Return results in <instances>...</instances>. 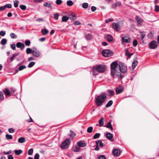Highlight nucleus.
Instances as JSON below:
<instances>
[{
	"label": "nucleus",
	"mask_w": 159,
	"mask_h": 159,
	"mask_svg": "<svg viewBox=\"0 0 159 159\" xmlns=\"http://www.w3.org/2000/svg\"><path fill=\"white\" fill-rule=\"evenodd\" d=\"M111 74L113 78L117 76L119 78L122 79L124 77V75H121L120 72H119V65L116 61L111 63Z\"/></svg>",
	"instance_id": "1"
},
{
	"label": "nucleus",
	"mask_w": 159,
	"mask_h": 159,
	"mask_svg": "<svg viewBox=\"0 0 159 159\" xmlns=\"http://www.w3.org/2000/svg\"><path fill=\"white\" fill-rule=\"evenodd\" d=\"M107 98L105 93H103L98 96L95 99V102L98 106H102Z\"/></svg>",
	"instance_id": "2"
},
{
	"label": "nucleus",
	"mask_w": 159,
	"mask_h": 159,
	"mask_svg": "<svg viewBox=\"0 0 159 159\" xmlns=\"http://www.w3.org/2000/svg\"><path fill=\"white\" fill-rule=\"evenodd\" d=\"M113 53V52L110 49H105L102 52V54L103 56L106 57L112 56Z\"/></svg>",
	"instance_id": "3"
},
{
	"label": "nucleus",
	"mask_w": 159,
	"mask_h": 159,
	"mask_svg": "<svg viewBox=\"0 0 159 159\" xmlns=\"http://www.w3.org/2000/svg\"><path fill=\"white\" fill-rule=\"evenodd\" d=\"M95 68L96 71L99 73L103 72L106 69L105 66L102 65H98L96 67H95Z\"/></svg>",
	"instance_id": "4"
},
{
	"label": "nucleus",
	"mask_w": 159,
	"mask_h": 159,
	"mask_svg": "<svg viewBox=\"0 0 159 159\" xmlns=\"http://www.w3.org/2000/svg\"><path fill=\"white\" fill-rule=\"evenodd\" d=\"M70 143V140L69 139H66L61 145V147L63 149H66L69 146Z\"/></svg>",
	"instance_id": "5"
},
{
	"label": "nucleus",
	"mask_w": 159,
	"mask_h": 159,
	"mask_svg": "<svg viewBox=\"0 0 159 159\" xmlns=\"http://www.w3.org/2000/svg\"><path fill=\"white\" fill-rule=\"evenodd\" d=\"M119 72L120 71L123 74L125 73L127 70L126 66L123 63H120L119 64Z\"/></svg>",
	"instance_id": "6"
},
{
	"label": "nucleus",
	"mask_w": 159,
	"mask_h": 159,
	"mask_svg": "<svg viewBox=\"0 0 159 159\" xmlns=\"http://www.w3.org/2000/svg\"><path fill=\"white\" fill-rule=\"evenodd\" d=\"M158 44L156 41H152L149 44V48L151 49H155L157 46Z\"/></svg>",
	"instance_id": "7"
},
{
	"label": "nucleus",
	"mask_w": 159,
	"mask_h": 159,
	"mask_svg": "<svg viewBox=\"0 0 159 159\" xmlns=\"http://www.w3.org/2000/svg\"><path fill=\"white\" fill-rule=\"evenodd\" d=\"M112 27L117 32L119 31L120 30V25L114 22L112 23Z\"/></svg>",
	"instance_id": "8"
},
{
	"label": "nucleus",
	"mask_w": 159,
	"mask_h": 159,
	"mask_svg": "<svg viewBox=\"0 0 159 159\" xmlns=\"http://www.w3.org/2000/svg\"><path fill=\"white\" fill-rule=\"evenodd\" d=\"M32 54L34 57H39L41 55V54L39 51L35 48H33V51Z\"/></svg>",
	"instance_id": "9"
},
{
	"label": "nucleus",
	"mask_w": 159,
	"mask_h": 159,
	"mask_svg": "<svg viewBox=\"0 0 159 159\" xmlns=\"http://www.w3.org/2000/svg\"><path fill=\"white\" fill-rule=\"evenodd\" d=\"M113 155L114 156H119L120 153V152L118 149H114L112 152Z\"/></svg>",
	"instance_id": "10"
},
{
	"label": "nucleus",
	"mask_w": 159,
	"mask_h": 159,
	"mask_svg": "<svg viewBox=\"0 0 159 159\" xmlns=\"http://www.w3.org/2000/svg\"><path fill=\"white\" fill-rule=\"evenodd\" d=\"M16 46L17 48H20L21 50H23L25 48V45L23 43L18 42L16 43Z\"/></svg>",
	"instance_id": "11"
},
{
	"label": "nucleus",
	"mask_w": 159,
	"mask_h": 159,
	"mask_svg": "<svg viewBox=\"0 0 159 159\" xmlns=\"http://www.w3.org/2000/svg\"><path fill=\"white\" fill-rule=\"evenodd\" d=\"M136 20L137 21V25L138 26H140L142 25V23L143 21V20L141 18H139L138 16H136L135 17Z\"/></svg>",
	"instance_id": "12"
},
{
	"label": "nucleus",
	"mask_w": 159,
	"mask_h": 159,
	"mask_svg": "<svg viewBox=\"0 0 159 159\" xmlns=\"http://www.w3.org/2000/svg\"><path fill=\"white\" fill-rule=\"evenodd\" d=\"M122 40L123 42L125 43H129L131 42V39L127 36H125L122 37Z\"/></svg>",
	"instance_id": "13"
},
{
	"label": "nucleus",
	"mask_w": 159,
	"mask_h": 159,
	"mask_svg": "<svg viewBox=\"0 0 159 159\" xmlns=\"http://www.w3.org/2000/svg\"><path fill=\"white\" fill-rule=\"evenodd\" d=\"M124 89L122 87H119L116 88V94H119L122 92L124 90Z\"/></svg>",
	"instance_id": "14"
},
{
	"label": "nucleus",
	"mask_w": 159,
	"mask_h": 159,
	"mask_svg": "<svg viewBox=\"0 0 159 159\" xmlns=\"http://www.w3.org/2000/svg\"><path fill=\"white\" fill-rule=\"evenodd\" d=\"M78 146L80 148L85 147L86 146V144L83 141L79 142L77 143Z\"/></svg>",
	"instance_id": "15"
},
{
	"label": "nucleus",
	"mask_w": 159,
	"mask_h": 159,
	"mask_svg": "<svg viewBox=\"0 0 159 159\" xmlns=\"http://www.w3.org/2000/svg\"><path fill=\"white\" fill-rule=\"evenodd\" d=\"M106 137L107 139H108L111 140V141H112V138H113V135L111 133H108L106 134Z\"/></svg>",
	"instance_id": "16"
},
{
	"label": "nucleus",
	"mask_w": 159,
	"mask_h": 159,
	"mask_svg": "<svg viewBox=\"0 0 159 159\" xmlns=\"http://www.w3.org/2000/svg\"><path fill=\"white\" fill-rule=\"evenodd\" d=\"M106 39L107 41L109 42H111L113 40V37L110 34H107L106 36Z\"/></svg>",
	"instance_id": "17"
},
{
	"label": "nucleus",
	"mask_w": 159,
	"mask_h": 159,
	"mask_svg": "<svg viewBox=\"0 0 159 159\" xmlns=\"http://www.w3.org/2000/svg\"><path fill=\"white\" fill-rule=\"evenodd\" d=\"M121 5V3L119 2H116L115 4H112L111 7L113 8H115L116 7L120 6Z\"/></svg>",
	"instance_id": "18"
},
{
	"label": "nucleus",
	"mask_w": 159,
	"mask_h": 159,
	"mask_svg": "<svg viewBox=\"0 0 159 159\" xmlns=\"http://www.w3.org/2000/svg\"><path fill=\"white\" fill-rule=\"evenodd\" d=\"M107 94L109 96L111 97L115 94L114 92L112 90H108L107 91Z\"/></svg>",
	"instance_id": "19"
},
{
	"label": "nucleus",
	"mask_w": 159,
	"mask_h": 159,
	"mask_svg": "<svg viewBox=\"0 0 159 159\" xmlns=\"http://www.w3.org/2000/svg\"><path fill=\"white\" fill-rule=\"evenodd\" d=\"M80 149V148L77 145H75L72 148V150L75 152H79Z\"/></svg>",
	"instance_id": "20"
},
{
	"label": "nucleus",
	"mask_w": 159,
	"mask_h": 159,
	"mask_svg": "<svg viewBox=\"0 0 159 159\" xmlns=\"http://www.w3.org/2000/svg\"><path fill=\"white\" fill-rule=\"evenodd\" d=\"M14 152L15 154L17 155H19L22 153V150L20 149L19 150H15Z\"/></svg>",
	"instance_id": "21"
},
{
	"label": "nucleus",
	"mask_w": 159,
	"mask_h": 159,
	"mask_svg": "<svg viewBox=\"0 0 159 159\" xmlns=\"http://www.w3.org/2000/svg\"><path fill=\"white\" fill-rule=\"evenodd\" d=\"M41 32L43 35H45L48 34V31L47 30L44 29L42 30Z\"/></svg>",
	"instance_id": "22"
},
{
	"label": "nucleus",
	"mask_w": 159,
	"mask_h": 159,
	"mask_svg": "<svg viewBox=\"0 0 159 159\" xmlns=\"http://www.w3.org/2000/svg\"><path fill=\"white\" fill-rule=\"evenodd\" d=\"M3 92H4L5 94L7 96L9 95H10V93H11L10 91H9L7 89H6V88L5 89L3 90Z\"/></svg>",
	"instance_id": "23"
},
{
	"label": "nucleus",
	"mask_w": 159,
	"mask_h": 159,
	"mask_svg": "<svg viewBox=\"0 0 159 159\" xmlns=\"http://www.w3.org/2000/svg\"><path fill=\"white\" fill-rule=\"evenodd\" d=\"M69 17L66 16H63L62 18L61 22H66L69 19Z\"/></svg>",
	"instance_id": "24"
},
{
	"label": "nucleus",
	"mask_w": 159,
	"mask_h": 159,
	"mask_svg": "<svg viewBox=\"0 0 159 159\" xmlns=\"http://www.w3.org/2000/svg\"><path fill=\"white\" fill-rule=\"evenodd\" d=\"M43 6L44 7H48V8H51L52 7L51 3H48L47 2H45L43 4Z\"/></svg>",
	"instance_id": "25"
},
{
	"label": "nucleus",
	"mask_w": 159,
	"mask_h": 159,
	"mask_svg": "<svg viewBox=\"0 0 159 159\" xmlns=\"http://www.w3.org/2000/svg\"><path fill=\"white\" fill-rule=\"evenodd\" d=\"M106 127L107 128L110 129L111 130H112L113 129L112 126L111 124V122L110 121H109L108 122V123Z\"/></svg>",
	"instance_id": "26"
},
{
	"label": "nucleus",
	"mask_w": 159,
	"mask_h": 159,
	"mask_svg": "<svg viewBox=\"0 0 159 159\" xmlns=\"http://www.w3.org/2000/svg\"><path fill=\"white\" fill-rule=\"evenodd\" d=\"M104 118L102 117V119L99 120V123L100 126H102L103 125L104 123Z\"/></svg>",
	"instance_id": "27"
},
{
	"label": "nucleus",
	"mask_w": 159,
	"mask_h": 159,
	"mask_svg": "<svg viewBox=\"0 0 159 159\" xmlns=\"http://www.w3.org/2000/svg\"><path fill=\"white\" fill-rule=\"evenodd\" d=\"M69 18L72 20H75L76 19V16L75 15H70Z\"/></svg>",
	"instance_id": "28"
},
{
	"label": "nucleus",
	"mask_w": 159,
	"mask_h": 159,
	"mask_svg": "<svg viewBox=\"0 0 159 159\" xmlns=\"http://www.w3.org/2000/svg\"><path fill=\"white\" fill-rule=\"evenodd\" d=\"M25 138L22 137L19 139L18 141L19 143H22L25 142Z\"/></svg>",
	"instance_id": "29"
},
{
	"label": "nucleus",
	"mask_w": 159,
	"mask_h": 159,
	"mask_svg": "<svg viewBox=\"0 0 159 159\" xmlns=\"http://www.w3.org/2000/svg\"><path fill=\"white\" fill-rule=\"evenodd\" d=\"M138 63V61L137 60L134 61L132 62V66L134 68L137 65Z\"/></svg>",
	"instance_id": "30"
},
{
	"label": "nucleus",
	"mask_w": 159,
	"mask_h": 159,
	"mask_svg": "<svg viewBox=\"0 0 159 159\" xmlns=\"http://www.w3.org/2000/svg\"><path fill=\"white\" fill-rule=\"evenodd\" d=\"M33 51V49H31L30 48H28L26 50V53L27 54H29L32 53V54Z\"/></svg>",
	"instance_id": "31"
},
{
	"label": "nucleus",
	"mask_w": 159,
	"mask_h": 159,
	"mask_svg": "<svg viewBox=\"0 0 159 159\" xmlns=\"http://www.w3.org/2000/svg\"><path fill=\"white\" fill-rule=\"evenodd\" d=\"M93 129V128L92 126H90L87 129V132L88 133H90L92 132Z\"/></svg>",
	"instance_id": "32"
},
{
	"label": "nucleus",
	"mask_w": 159,
	"mask_h": 159,
	"mask_svg": "<svg viewBox=\"0 0 159 159\" xmlns=\"http://www.w3.org/2000/svg\"><path fill=\"white\" fill-rule=\"evenodd\" d=\"M86 39L88 40H91L92 39V35L90 34H88L86 36Z\"/></svg>",
	"instance_id": "33"
},
{
	"label": "nucleus",
	"mask_w": 159,
	"mask_h": 159,
	"mask_svg": "<svg viewBox=\"0 0 159 159\" xmlns=\"http://www.w3.org/2000/svg\"><path fill=\"white\" fill-rule=\"evenodd\" d=\"M7 42V40L6 39H3L1 42V43L2 45H5Z\"/></svg>",
	"instance_id": "34"
},
{
	"label": "nucleus",
	"mask_w": 159,
	"mask_h": 159,
	"mask_svg": "<svg viewBox=\"0 0 159 159\" xmlns=\"http://www.w3.org/2000/svg\"><path fill=\"white\" fill-rule=\"evenodd\" d=\"M113 104V101L112 100L109 101L106 105V107H108L111 106Z\"/></svg>",
	"instance_id": "35"
},
{
	"label": "nucleus",
	"mask_w": 159,
	"mask_h": 159,
	"mask_svg": "<svg viewBox=\"0 0 159 159\" xmlns=\"http://www.w3.org/2000/svg\"><path fill=\"white\" fill-rule=\"evenodd\" d=\"M6 138L7 139H12V136L11 135H10L8 134H7L6 135Z\"/></svg>",
	"instance_id": "36"
},
{
	"label": "nucleus",
	"mask_w": 159,
	"mask_h": 159,
	"mask_svg": "<svg viewBox=\"0 0 159 159\" xmlns=\"http://www.w3.org/2000/svg\"><path fill=\"white\" fill-rule=\"evenodd\" d=\"M73 4V3L71 0H69L67 2V5L69 6H72Z\"/></svg>",
	"instance_id": "37"
},
{
	"label": "nucleus",
	"mask_w": 159,
	"mask_h": 159,
	"mask_svg": "<svg viewBox=\"0 0 159 159\" xmlns=\"http://www.w3.org/2000/svg\"><path fill=\"white\" fill-rule=\"evenodd\" d=\"M100 135V133H96L94 135V136L93 137V139H97L99 137Z\"/></svg>",
	"instance_id": "38"
},
{
	"label": "nucleus",
	"mask_w": 159,
	"mask_h": 159,
	"mask_svg": "<svg viewBox=\"0 0 159 159\" xmlns=\"http://www.w3.org/2000/svg\"><path fill=\"white\" fill-rule=\"evenodd\" d=\"M125 55L129 58L130 57V53L129 52V50L128 48L125 49Z\"/></svg>",
	"instance_id": "39"
},
{
	"label": "nucleus",
	"mask_w": 159,
	"mask_h": 159,
	"mask_svg": "<svg viewBox=\"0 0 159 159\" xmlns=\"http://www.w3.org/2000/svg\"><path fill=\"white\" fill-rule=\"evenodd\" d=\"M75 135V134L73 131L71 130L70 131V134H69V135L70 136V138H73Z\"/></svg>",
	"instance_id": "40"
},
{
	"label": "nucleus",
	"mask_w": 159,
	"mask_h": 159,
	"mask_svg": "<svg viewBox=\"0 0 159 159\" xmlns=\"http://www.w3.org/2000/svg\"><path fill=\"white\" fill-rule=\"evenodd\" d=\"M82 7L86 9L88 6V4L87 3H84L82 5Z\"/></svg>",
	"instance_id": "41"
},
{
	"label": "nucleus",
	"mask_w": 159,
	"mask_h": 159,
	"mask_svg": "<svg viewBox=\"0 0 159 159\" xmlns=\"http://www.w3.org/2000/svg\"><path fill=\"white\" fill-rule=\"evenodd\" d=\"M10 36L12 39H16L17 37V36L13 33H11Z\"/></svg>",
	"instance_id": "42"
},
{
	"label": "nucleus",
	"mask_w": 159,
	"mask_h": 159,
	"mask_svg": "<svg viewBox=\"0 0 159 159\" xmlns=\"http://www.w3.org/2000/svg\"><path fill=\"white\" fill-rule=\"evenodd\" d=\"M26 68V66H25L22 65L21 66H20L18 68V70H19L21 71L22 70L25 69Z\"/></svg>",
	"instance_id": "43"
},
{
	"label": "nucleus",
	"mask_w": 159,
	"mask_h": 159,
	"mask_svg": "<svg viewBox=\"0 0 159 159\" xmlns=\"http://www.w3.org/2000/svg\"><path fill=\"white\" fill-rule=\"evenodd\" d=\"M31 43L30 41V40H26L25 41V44L27 46H29L30 45Z\"/></svg>",
	"instance_id": "44"
},
{
	"label": "nucleus",
	"mask_w": 159,
	"mask_h": 159,
	"mask_svg": "<svg viewBox=\"0 0 159 159\" xmlns=\"http://www.w3.org/2000/svg\"><path fill=\"white\" fill-rule=\"evenodd\" d=\"M4 98L3 92L2 91H0V100H3Z\"/></svg>",
	"instance_id": "45"
},
{
	"label": "nucleus",
	"mask_w": 159,
	"mask_h": 159,
	"mask_svg": "<svg viewBox=\"0 0 159 159\" xmlns=\"http://www.w3.org/2000/svg\"><path fill=\"white\" fill-rule=\"evenodd\" d=\"M20 7L22 10H25L26 9V7L25 5H21L20 6Z\"/></svg>",
	"instance_id": "46"
},
{
	"label": "nucleus",
	"mask_w": 159,
	"mask_h": 159,
	"mask_svg": "<svg viewBox=\"0 0 159 159\" xmlns=\"http://www.w3.org/2000/svg\"><path fill=\"white\" fill-rule=\"evenodd\" d=\"M14 6L15 7H17L18 6L19 1L17 0L14 1Z\"/></svg>",
	"instance_id": "47"
},
{
	"label": "nucleus",
	"mask_w": 159,
	"mask_h": 159,
	"mask_svg": "<svg viewBox=\"0 0 159 159\" xmlns=\"http://www.w3.org/2000/svg\"><path fill=\"white\" fill-rule=\"evenodd\" d=\"M35 63L34 62L32 61L30 63L28 66L29 67H32L35 64Z\"/></svg>",
	"instance_id": "48"
},
{
	"label": "nucleus",
	"mask_w": 159,
	"mask_h": 159,
	"mask_svg": "<svg viewBox=\"0 0 159 159\" xmlns=\"http://www.w3.org/2000/svg\"><path fill=\"white\" fill-rule=\"evenodd\" d=\"M133 46L134 47H136L137 45L138 42L136 39H135L134 40L133 43Z\"/></svg>",
	"instance_id": "49"
},
{
	"label": "nucleus",
	"mask_w": 159,
	"mask_h": 159,
	"mask_svg": "<svg viewBox=\"0 0 159 159\" xmlns=\"http://www.w3.org/2000/svg\"><path fill=\"white\" fill-rule=\"evenodd\" d=\"M11 47L13 50H16V46L15 44H11Z\"/></svg>",
	"instance_id": "50"
},
{
	"label": "nucleus",
	"mask_w": 159,
	"mask_h": 159,
	"mask_svg": "<svg viewBox=\"0 0 159 159\" xmlns=\"http://www.w3.org/2000/svg\"><path fill=\"white\" fill-rule=\"evenodd\" d=\"M154 10L156 12L159 11V6L157 5H155V7Z\"/></svg>",
	"instance_id": "51"
},
{
	"label": "nucleus",
	"mask_w": 159,
	"mask_h": 159,
	"mask_svg": "<svg viewBox=\"0 0 159 159\" xmlns=\"http://www.w3.org/2000/svg\"><path fill=\"white\" fill-rule=\"evenodd\" d=\"M141 40H142L143 39L145 34L143 32H141Z\"/></svg>",
	"instance_id": "52"
},
{
	"label": "nucleus",
	"mask_w": 159,
	"mask_h": 159,
	"mask_svg": "<svg viewBox=\"0 0 159 159\" xmlns=\"http://www.w3.org/2000/svg\"><path fill=\"white\" fill-rule=\"evenodd\" d=\"M33 152V150L32 148H31L29 150L28 152V154L29 155H31Z\"/></svg>",
	"instance_id": "53"
},
{
	"label": "nucleus",
	"mask_w": 159,
	"mask_h": 159,
	"mask_svg": "<svg viewBox=\"0 0 159 159\" xmlns=\"http://www.w3.org/2000/svg\"><path fill=\"white\" fill-rule=\"evenodd\" d=\"M98 159H106V157L103 155H99L98 157Z\"/></svg>",
	"instance_id": "54"
},
{
	"label": "nucleus",
	"mask_w": 159,
	"mask_h": 159,
	"mask_svg": "<svg viewBox=\"0 0 159 159\" xmlns=\"http://www.w3.org/2000/svg\"><path fill=\"white\" fill-rule=\"evenodd\" d=\"M62 2V1L61 0H57L56 3L58 5H60L61 4Z\"/></svg>",
	"instance_id": "55"
},
{
	"label": "nucleus",
	"mask_w": 159,
	"mask_h": 159,
	"mask_svg": "<svg viewBox=\"0 0 159 159\" xmlns=\"http://www.w3.org/2000/svg\"><path fill=\"white\" fill-rule=\"evenodd\" d=\"M5 6L6 8L7 7L8 8H11L12 7L11 5L10 4H6Z\"/></svg>",
	"instance_id": "56"
},
{
	"label": "nucleus",
	"mask_w": 159,
	"mask_h": 159,
	"mask_svg": "<svg viewBox=\"0 0 159 159\" xmlns=\"http://www.w3.org/2000/svg\"><path fill=\"white\" fill-rule=\"evenodd\" d=\"M15 89L13 88H10V92L11 93L13 94L15 92Z\"/></svg>",
	"instance_id": "57"
},
{
	"label": "nucleus",
	"mask_w": 159,
	"mask_h": 159,
	"mask_svg": "<svg viewBox=\"0 0 159 159\" xmlns=\"http://www.w3.org/2000/svg\"><path fill=\"white\" fill-rule=\"evenodd\" d=\"M58 16L59 15L57 13L55 14H54V18L56 20H58Z\"/></svg>",
	"instance_id": "58"
},
{
	"label": "nucleus",
	"mask_w": 159,
	"mask_h": 159,
	"mask_svg": "<svg viewBox=\"0 0 159 159\" xmlns=\"http://www.w3.org/2000/svg\"><path fill=\"white\" fill-rule=\"evenodd\" d=\"M6 34L5 31H1L0 32V35L1 36H4Z\"/></svg>",
	"instance_id": "59"
},
{
	"label": "nucleus",
	"mask_w": 159,
	"mask_h": 159,
	"mask_svg": "<svg viewBox=\"0 0 159 159\" xmlns=\"http://www.w3.org/2000/svg\"><path fill=\"white\" fill-rule=\"evenodd\" d=\"M8 131L10 133H13L14 132V130L12 128H10L9 129Z\"/></svg>",
	"instance_id": "60"
},
{
	"label": "nucleus",
	"mask_w": 159,
	"mask_h": 159,
	"mask_svg": "<svg viewBox=\"0 0 159 159\" xmlns=\"http://www.w3.org/2000/svg\"><path fill=\"white\" fill-rule=\"evenodd\" d=\"M96 9V7L94 6H92L91 7V10L92 12H94L95 11Z\"/></svg>",
	"instance_id": "61"
},
{
	"label": "nucleus",
	"mask_w": 159,
	"mask_h": 159,
	"mask_svg": "<svg viewBox=\"0 0 159 159\" xmlns=\"http://www.w3.org/2000/svg\"><path fill=\"white\" fill-rule=\"evenodd\" d=\"M39 155L38 153L36 154L34 156V159H39Z\"/></svg>",
	"instance_id": "62"
},
{
	"label": "nucleus",
	"mask_w": 159,
	"mask_h": 159,
	"mask_svg": "<svg viewBox=\"0 0 159 159\" xmlns=\"http://www.w3.org/2000/svg\"><path fill=\"white\" fill-rule=\"evenodd\" d=\"M113 20L112 19H110L106 20L105 21L106 23H107L110 21H113Z\"/></svg>",
	"instance_id": "63"
},
{
	"label": "nucleus",
	"mask_w": 159,
	"mask_h": 159,
	"mask_svg": "<svg viewBox=\"0 0 159 159\" xmlns=\"http://www.w3.org/2000/svg\"><path fill=\"white\" fill-rule=\"evenodd\" d=\"M6 9V7L5 6H4L2 7H0V11H3L4 10Z\"/></svg>",
	"instance_id": "64"
}]
</instances>
